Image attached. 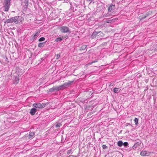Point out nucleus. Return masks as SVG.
Segmentation results:
<instances>
[{
  "mask_svg": "<svg viewBox=\"0 0 157 157\" xmlns=\"http://www.w3.org/2000/svg\"><path fill=\"white\" fill-rule=\"evenodd\" d=\"M24 18L20 16H16L7 19L5 21V23H12L14 22L16 24H20L24 20Z\"/></svg>",
  "mask_w": 157,
  "mask_h": 157,
  "instance_id": "nucleus-1",
  "label": "nucleus"
},
{
  "mask_svg": "<svg viewBox=\"0 0 157 157\" xmlns=\"http://www.w3.org/2000/svg\"><path fill=\"white\" fill-rule=\"evenodd\" d=\"M73 82V81H68L64 83L63 84L59 86V90H63L70 86Z\"/></svg>",
  "mask_w": 157,
  "mask_h": 157,
  "instance_id": "nucleus-2",
  "label": "nucleus"
},
{
  "mask_svg": "<svg viewBox=\"0 0 157 157\" xmlns=\"http://www.w3.org/2000/svg\"><path fill=\"white\" fill-rule=\"evenodd\" d=\"M60 31L63 33H70L71 31L69 28L66 26H62L59 28Z\"/></svg>",
  "mask_w": 157,
  "mask_h": 157,
  "instance_id": "nucleus-3",
  "label": "nucleus"
},
{
  "mask_svg": "<svg viewBox=\"0 0 157 157\" xmlns=\"http://www.w3.org/2000/svg\"><path fill=\"white\" fill-rule=\"evenodd\" d=\"M11 0H5L4 2V11H8L10 7Z\"/></svg>",
  "mask_w": 157,
  "mask_h": 157,
  "instance_id": "nucleus-4",
  "label": "nucleus"
},
{
  "mask_svg": "<svg viewBox=\"0 0 157 157\" xmlns=\"http://www.w3.org/2000/svg\"><path fill=\"white\" fill-rule=\"evenodd\" d=\"M46 104L44 103H35L33 105V106L36 108H43L45 107Z\"/></svg>",
  "mask_w": 157,
  "mask_h": 157,
  "instance_id": "nucleus-5",
  "label": "nucleus"
},
{
  "mask_svg": "<svg viewBox=\"0 0 157 157\" xmlns=\"http://www.w3.org/2000/svg\"><path fill=\"white\" fill-rule=\"evenodd\" d=\"M140 154L142 156H147L149 155V153L145 151H142Z\"/></svg>",
  "mask_w": 157,
  "mask_h": 157,
  "instance_id": "nucleus-6",
  "label": "nucleus"
},
{
  "mask_svg": "<svg viewBox=\"0 0 157 157\" xmlns=\"http://www.w3.org/2000/svg\"><path fill=\"white\" fill-rule=\"evenodd\" d=\"M40 33V32L39 31L37 32L35 34L33 35V37L32 40H35L36 39L37 37L38 36V35Z\"/></svg>",
  "mask_w": 157,
  "mask_h": 157,
  "instance_id": "nucleus-7",
  "label": "nucleus"
},
{
  "mask_svg": "<svg viewBox=\"0 0 157 157\" xmlns=\"http://www.w3.org/2000/svg\"><path fill=\"white\" fill-rule=\"evenodd\" d=\"M115 9V6L111 5L108 8V11L109 12H111Z\"/></svg>",
  "mask_w": 157,
  "mask_h": 157,
  "instance_id": "nucleus-8",
  "label": "nucleus"
},
{
  "mask_svg": "<svg viewBox=\"0 0 157 157\" xmlns=\"http://www.w3.org/2000/svg\"><path fill=\"white\" fill-rule=\"evenodd\" d=\"M37 110L35 108H32L30 112V113L31 115H34L36 111Z\"/></svg>",
  "mask_w": 157,
  "mask_h": 157,
  "instance_id": "nucleus-9",
  "label": "nucleus"
},
{
  "mask_svg": "<svg viewBox=\"0 0 157 157\" xmlns=\"http://www.w3.org/2000/svg\"><path fill=\"white\" fill-rule=\"evenodd\" d=\"M98 31H94L92 33L91 35V37L92 38L95 37L96 36H98Z\"/></svg>",
  "mask_w": 157,
  "mask_h": 157,
  "instance_id": "nucleus-10",
  "label": "nucleus"
},
{
  "mask_svg": "<svg viewBox=\"0 0 157 157\" xmlns=\"http://www.w3.org/2000/svg\"><path fill=\"white\" fill-rule=\"evenodd\" d=\"M63 38V37H58L56 39L55 41L57 42H60L62 41Z\"/></svg>",
  "mask_w": 157,
  "mask_h": 157,
  "instance_id": "nucleus-11",
  "label": "nucleus"
},
{
  "mask_svg": "<svg viewBox=\"0 0 157 157\" xmlns=\"http://www.w3.org/2000/svg\"><path fill=\"white\" fill-rule=\"evenodd\" d=\"M120 90L121 89L117 88H115L113 89V91L116 93H118L120 91Z\"/></svg>",
  "mask_w": 157,
  "mask_h": 157,
  "instance_id": "nucleus-12",
  "label": "nucleus"
},
{
  "mask_svg": "<svg viewBox=\"0 0 157 157\" xmlns=\"http://www.w3.org/2000/svg\"><path fill=\"white\" fill-rule=\"evenodd\" d=\"M34 135V133L33 132H30L29 134V138L30 139L31 137L32 138L33 136Z\"/></svg>",
  "mask_w": 157,
  "mask_h": 157,
  "instance_id": "nucleus-13",
  "label": "nucleus"
},
{
  "mask_svg": "<svg viewBox=\"0 0 157 157\" xmlns=\"http://www.w3.org/2000/svg\"><path fill=\"white\" fill-rule=\"evenodd\" d=\"M117 145L119 147H121L123 145V143L122 141H119L117 142Z\"/></svg>",
  "mask_w": 157,
  "mask_h": 157,
  "instance_id": "nucleus-14",
  "label": "nucleus"
},
{
  "mask_svg": "<svg viewBox=\"0 0 157 157\" xmlns=\"http://www.w3.org/2000/svg\"><path fill=\"white\" fill-rule=\"evenodd\" d=\"M45 44V42H43V43H40L38 44V47L40 48H42L43 47Z\"/></svg>",
  "mask_w": 157,
  "mask_h": 157,
  "instance_id": "nucleus-15",
  "label": "nucleus"
},
{
  "mask_svg": "<svg viewBox=\"0 0 157 157\" xmlns=\"http://www.w3.org/2000/svg\"><path fill=\"white\" fill-rule=\"evenodd\" d=\"M134 121L135 124V125H137L138 124V119L136 117L134 119Z\"/></svg>",
  "mask_w": 157,
  "mask_h": 157,
  "instance_id": "nucleus-16",
  "label": "nucleus"
},
{
  "mask_svg": "<svg viewBox=\"0 0 157 157\" xmlns=\"http://www.w3.org/2000/svg\"><path fill=\"white\" fill-rule=\"evenodd\" d=\"M55 91H58L59 90V86H54Z\"/></svg>",
  "mask_w": 157,
  "mask_h": 157,
  "instance_id": "nucleus-17",
  "label": "nucleus"
},
{
  "mask_svg": "<svg viewBox=\"0 0 157 157\" xmlns=\"http://www.w3.org/2000/svg\"><path fill=\"white\" fill-rule=\"evenodd\" d=\"M139 146V144L138 143H136L132 147L133 149L136 148L138 146Z\"/></svg>",
  "mask_w": 157,
  "mask_h": 157,
  "instance_id": "nucleus-18",
  "label": "nucleus"
},
{
  "mask_svg": "<svg viewBox=\"0 0 157 157\" xmlns=\"http://www.w3.org/2000/svg\"><path fill=\"white\" fill-rule=\"evenodd\" d=\"M19 80V79L17 76H16L15 77V79H14L15 82L16 83H18V81Z\"/></svg>",
  "mask_w": 157,
  "mask_h": 157,
  "instance_id": "nucleus-19",
  "label": "nucleus"
},
{
  "mask_svg": "<svg viewBox=\"0 0 157 157\" xmlns=\"http://www.w3.org/2000/svg\"><path fill=\"white\" fill-rule=\"evenodd\" d=\"M61 125V123H58L55 125V127L57 128L60 127Z\"/></svg>",
  "mask_w": 157,
  "mask_h": 157,
  "instance_id": "nucleus-20",
  "label": "nucleus"
},
{
  "mask_svg": "<svg viewBox=\"0 0 157 157\" xmlns=\"http://www.w3.org/2000/svg\"><path fill=\"white\" fill-rule=\"evenodd\" d=\"M86 47H87V46L86 45H83L82 46L80 50H84L86 49Z\"/></svg>",
  "mask_w": 157,
  "mask_h": 157,
  "instance_id": "nucleus-21",
  "label": "nucleus"
},
{
  "mask_svg": "<svg viewBox=\"0 0 157 157\" xmlns=\"http://www.w3.org/2000/svg\"><path fill=\"white\" fill-rule=\"evenodd\" d=\"M113 20H115V19H112V20H106L105 22L107 23H111L112 22V21Z\"/></svg>",
  "mask_w": 157,
  "mask_h": 157,
  "instance_id": "nucleus-22",
  "label": "nucleus"
},
{
  "mask_svg": "<svg viewBox=\"0 0 157 157\" xmlns=\"http://www.w3.org/2000/svg\"><path fill=\"white\" fill-rule=\"evenodd\" d=\"M103 34V33L101 31H98V36H101Z\"/></svg>",
  "mask_w": 157,
  "mask_h": 157,
  "instance_id": "nucleus-23",
  "label": "nucleus"
},
{
  "mask_svg": "<svg viewBox=\"0 0 157 157\" xmlns=\"http://www.w3.org/2000/svg\"><path fill=\"white\" fill-rule=\"evenodd\" d=\"M48 91H49V92H55L54 88V86L53 87L49 89Z\"/></svg>",
  "mask_w": 157,
  "mask_h": 157,
  "instance_id": "nucleus-24",
  "label": "nucleus"
},
{
  "mask_svg": "<svg viewBox=\"0 0 157 157\" xmlns=\"http://www.w3.org/2000/svg\"><path fill=\"white\" fill-rule=\"evenodd\" d=\"M45 40V38L44 37H41L39 39V41H42L44 40Z\"/></svg>",
  "mask_w": 157,
  "mask_h": 157,
  "instance_id": "nucleus-25",
  "label": "nucleus"
},
{
  "mask_svg": "<svg viewBox=\"0 0 157 157\" xmlns=\"http://www.w3.org/2000/svg\"><path fill=\"white\" fill-rule=\"evenodd\" d=\"M128 145V144L127 142H125L123 143V145H124L125 147H127Z\"/></svg>",
  "mask_w": 157,
  "mask_h": 157,
  "instance_id": "nucleus-26",
  "label": "nucleus"
},
{
  "mask_svg": "<svg viewBox=\"0 0 157 157\" xmlns=\"http://www.w3.org/2000/svg\"><path fill=\"white\" fill-rule=\"evenodd\" d=\"M72 153V151L71 150H68L67 152V154L68 155L71 154Z\"/></svg>",
  "mask_w": 157,
  "mask_h": 157,
  "instance_id": "nucleus-27",
  "label": "nucleus"
},
{
  "mask_svg": "<svg viewBox=\"0 0 157 157\" xmlns=\"http://www.w3.org/2000/svg\"><path fill=\"white\" fill-rule=\"evenodd\" d=\"M102 147L104 149H106L107 148V146L105 145H103L102 146Z\"/></svg>",
  "mask_w": 157,
  "mask_h": 157,
  "instance_id": "nucleus-28",
  "label": "nucleus"
},
{
  "mask_svg": "<svg viewBox=\"0 0 157 157\" xmlns=\"http://www.w3.org/2000/svg\"><path fill=\"white\" fill-rule=\"evenodd\" d=\"M146 17H147V15H145L144 17H141L140 18V20H142L144 19V18H146Z\"/></svg>",
  "mask_w": 157,
  "mask_h": 157,
  "instance_id": "nucleus-29",
  "label": "nucleus"
},
{
  "mask_svg": "<svg viewBox=\"0 0 157 157\" xmlns=\"http://www.w3.org/2000/svg\"><path fill=\"white\" fill-rule=\"evenodd\" d=\"M60 56L59 55L57 54L56 55V59H58L60 57Z\"/></svg>",
  "mask_w": 157,
  "mask_h": 157,
  "instance_id": "nucleus-30",
  "label": "nucleus"
},
{
  "mask_svg": "<svg viewBox=\"0 0 157 157\" xmlns=\"http://www.w3.org/2000/svg\"><path fill=\"white\" fill-rule=\"evenodd\" d=\"M113 83H110L109 85V86L110 87H111L112 86H113Z\"/></svg>",
  "mask_w": 157,
  "mask_h": 157,
  "instance_id": "nucleus-31",
  "label": "nucleus"
},
{
  "mask_svg": "<svg viewBox=\"0 0 157 157\" xmlns=\"http://www.w3.org/2000/svg\"><path fill=\"white\" fill-rule=\"evenodd\" d=\"M107 17L106 15H105L104 14V15L103 17Z\"/></svg>",
  "mask_w": 157,
  "mask_h": 157,
  "instance_id": "nucleus-32",
  "label": "nucleus"
},
{
  "mask_svg": "<svg viewBox=\"0 0 157 157\" xmlns=\"http://www.w3.org/2000/svg\"><path fill=\"white\" fill-rule=\"evenodd\" d=\"M87 0L88 1H91L92 0Z\"/></svg>",
  "mask_w": 157,
  "mask_h": 157,
  "instance_id": "nucleus-33",
  "label": "nucleus"
}]
</instances>
